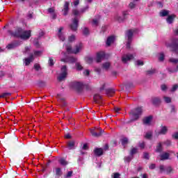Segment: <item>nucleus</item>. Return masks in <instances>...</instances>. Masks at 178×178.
I'll use <instances>...</instances> for the list:
<instances>
[{
	"instance_id": "7c9ffc66",
	"label": "nucleus",
	"mask_w": 178,
	"mask_h": 178,
	"mask_svg": "<svg viewBox=\"0 0 178 178\" xmlns=\"http://www.w3.org/2000/svg\"><path fill=\"white\" fill-rule=\"evenodd\" d=\"M173 20H175V15H170L167 18V22L169 24H172V23H173Z\"/></svg>"
},
{
	"instance_id": "0eeeda50",
	"label": "nucleus",
	"mask_w": 178,
	"mask_h": 178,
	"mask_svg": "<svg viewBox=\"0 0 178 178\" xmlns=\"http://www.w3.org/2000/svg\"><path fill=\"white\" fill-rule=\"evenodd\" d=\"M72 87L77 91H81L84 88V84L81 82H72L71 84Z\"/></svg>"
},
{
	"instance_id": "603ef678",
	"label": "nucleus",
	"mask_w": 178,
	"mask_h": 178,
	"mask_svg": "<svg viewBox=\"0 0 178 178\" xmlns=\"http://www.w3.org/2000/svg\"><path fill=\"white\" fill-rule=\"evenodd\" d=\"M86 60L87 63L91 64L92 63V57H87Z\"/></svg>"
},
{
	"instance_id": "f8f14e48",
	"label": "nucleus",
	"mask_w": 178,
	"mask_h": 178,
	"mask_svg": "<svg viewBox=\"0 0 178 178\" xmlns=\"http://www.w3.org/2000/svg\"><path fill=\"white\" fill-rule=\"evenodd\" d=\"M88 6H87L83 8H81V11H79V10L77 9H74L72 10V15H74V16H79L80 13H84V12H86V10H88Z\"/></svg>"
},
{
	"instance_id": "473e14b6",
	"label": "nucleus",
	"mask_w": 178,
	"mask_h": 178,
	"mask_svg": "<svg viewBox=\"0 0 178 178\" xmlns=\"http://www.w3.org/2000/svg\"><path fill=\"white\" fill-rule=\"evenodd\" d=\"M121 143H122V145H123L124 147L125 145H127V144L129 143V138H122Z\"/></svg>"
},
{
	"instance_id": "bf43d9fd",
	"label": "nucleus",
	"mask_w": 178,
	"mask_h": 178,
	"mask_svg": "<svg viewBox=\"0 0 178 178\" xmlns=\"http://www.w3.org/2000/svg\"><path fill=\"white\" fill-rule=\"evenodd\" d=\"M129 8H130L131 9H134V8H136V4H135V3H134V2H131V3H129Z\"/></svg>"
},
{
	"instance_id": "3c124183",
	"label": "nucleus",
	"mask_w": 178,
	"mask_h": 178,
	"mask_svg": "<svg viewBox=\"0 0 178 178\" xmlns=\"http://www.w3.org/2000/svg\"><path fill=\"white\" fill-rule=\"evenodd\" d=\"M60 105L63 108H64V106H66V105H67L66 102H65V100L63 99H60Z\"/></svg>"
},
{
	"instance_id": "8fccbe9b",
	"label": "nucleus",
	"mask_w": 178,
	"mask_h": 178,
	"mask_svg": "<svg viewBox=\"0 0 178 178\" xmlns=\"http://www.w3.org/2000/svg\"><path fill=\"white\" fill-rule=\"evenodd\" d=\"M159 169H160V173H163V172L166 170V168H165V165H161L159 167Z\"/></svg>"
},
{
	"instance_id": "6e6d98bb",
	"label": "nucleus",
	"mask_w": 178,
	"mask_h": 178,
	"mask_svg": "<svg viewBox=\"0 0 178 178\" xmlns=\"http://www.w3.org/2000/svg\"><path fill=\"white\" fill-rule=\"evenodd\" d=\"M136 65L138 66H143L144 65V62L143 61H141L140 60H138L136 61Z\"/></svg>"
},
{
	"instance_id": "c9c22d12",
	"label": "nucleus",
	"mask_w": 178,
	"mask_h": 178,
	"mask_svg": "<svg viewBox=\"0 0 178 178\" xmlns=\"http://www.w3.org/2000/svg\"><path fill=\"white\" fill-rule=\"evenodd\" d=\"M66 50H67V54H73V51H74V49H73L72 48V46H70V45H68L66 47Z\"/></svg>"
},
{
	"instance_id": "e2e57ef3",
	"label": "nucleus",
	"mask_w": 178,
	"mask_h": 178,
	"mask_svg": "<svg viewBox=\"0 0 178 178\" xmlns=\"http://www.w3.org/2000/svg\"><path fill=\"white\" fill-rule=\"evenodd\" d=\"M113 178H120V174L119 172L113 173Z\"/></svg>"
},
{
	"instance_id": "052dcab7",
	"label": "nucleus",
	"mask_w": 178,
	"mask_h": 178,
	"mask_svg": "<svg viewBox=\"0 0 178 178\" xmlns=\"http://www.w3.org/2000/svg\"><path fill=\"white\" fill-rule=\"evenodd\" d=\"M161 88L162 91H166V90H168V86H166V85L163 84V85H161Z\"/></svg>"
},
{
	"instance_id": "5701e85b",
	"label": "nucleus",
	"mask_w": 178,
	"mask_h": 178,
	"mask_svg": "<svg viewBox=\"0 0 178 178\" xmlns=\"http://www.w3.org/2000/svg\"><path fill=\"white\" fill-rule=\"evenodd\" d=\"M102 99V97L99 95H95L94 97H93V99H94V102L96 103V104H99L101 102V99Z\"/></svg>"
},
{
	"instance_id": "09e8293b",
	"label": "nucleus",
	"mask_w": 178,
	"mask_h": 178,
	"mask_svg": "<svg viewBox=\"0 0 178 178\" xmlns=\"http://www.w3.org/2000/svg\"><path fill=\"white\" fill-rule=\"evenodd\" d=\"M133 159V156H128L124 158L125 162H130Z\"/></svg>"
},
{
	"instance_id": "c756f323",
	"label": "nucleus",
	"mask_w": 178,
	"mask_h": 178,
	"mask_svg": "<svg viewBox=\"0 0 178 178\" xmlns=\"http://www.w3.org/2000/svg\"><path fill=\"white\" fill-rule=\"evenodd\" d=\"M16 47H19L17 43H11L7 45L6 48L7 49H13L14 48H16Z\"/></svg>"
},
{
	"instance_id": "4be33fe9",
	"label": "nucleus",
	"mask_w": 178,
	"mask_h": 178,
	"mask_svg": "<svg viewBox=\"0 0 178 178\" xmlns=\"http://www.w3.org/2000/svg\"><path fill=\"white\" fill-rule=\"evenodd\" d=\"M161 100L159 97H152V103L153 105H159L161 104Z\"/></svg>"
},
{
	"instance_id": "393cba45",
	"label": "nucleus",
	"mask_w": 178,
	"mask_h": 178,
	"mask_svg": "<svg viewBox=\"0 0 178 178\" xmlns=\"http://www.w3.org/2000/svg\"><path fill=\"white\" fill-rule=\"evenodd\" d=\"M151 120H152V116L146 117L143 119V124H149L151 123Z\"/></svg>"
},
{
	"instance_id": "b1692460",
	"label": "nucleus",
	"mask_w": 178,
	"mask_h": 178,
	"mask_svg": "<svg viewBox=\"0 0 178 178\" xmlns=\"http://www.w3.org/2000/svg\"><path fill=\"white\" fill-rule=\"evenodd\" d=\"M106 95H108V97H113V94H115V89L110 88V89H107L106 90Z\"/></svg>"
},
{
	"instance_id": "20e7f679",
	"label": "nucleus",
	"mask_w": 178,
	"mask_h": 178,
	"mask_svg": "<svg viewBox=\"0 0 178 178\" xmlns=\"http://www.w3.org/2000/svg\"><path fill=\"white\" fill-rule=\"evenodd\" d=\"M133 34H134V30L130 29L126 33V37L127 38V48L130 49V44L133 40Z\"/></svg>"
},
{
	"instance_id": "49530a36",
	"label": "nucleus",
	"mask_w": 178,
	"mask_h": 178,
	"mask_svg": "<svg viewBox=\"0 0 178 178\" xmlns=\"http://www.w3.org/2000/svg\"><path fill=\"white\" fill-rule=\"evenodd\" d=\"M74 40H76V36H74V35H72L71 36L69 37L68 38V41L70 42H73V41H74Z\"/></svg>"
},
{
	"instance_id": "0e129e2a",
	"label": "nucleus",
	"mask_w": 178,
	"mask_h": 178,
	"mask_svg": "<svg viewBox=\"0 0 178 178\" xmlns=\"http://www.w3.org/2000/svg\"><path fill=\"white\" fill-rule=\"evenodd\" d=\"M73 175V171H69L66 175L67 178L72 177V175Z\"/></svg>"
},
{
	"instance_id": "1a4fd4ad",
	"label": "nucleus",
	"mask_w": 178,
	"mask_h": 178,
	"mask_svg": "<svg viewBox=\"0 0 178 178\" xmlns=\"http://www.w3.org/2000/svg\"><path fill=\"white\" fill-rule=\"evenodd\" d=\"M77 27H79V19L75 17L72 20V24L70 25V29L72 31H76L77 30Z\"/></svg>"
},
{
	"instance_id": "2eb2a0df",
	"label": "nucleus",
	"mask_w": 178,
	"mask_h": 178,
	"mask_svg": "<svg viewBox=\"0 0 178 178\" xmlns=\"http://www.w3.org/2000/svg\"><path fill=\"white\" fill-rule=\"evenodd\" d=\"M104 57H105V52L100 51L97 53L96 62H97V63H99V62H102V59H104Z\"/></svg>"
},
{
	"instance_id": "de8ad7c7",
	"label": "nucleus",
	"mask_w": 178,
	"mask_h": 178,
	"mask_svg": "<svg viewBox=\"0 0 178 178\" xmlns=\"http://www.w3.org/2000/svg\"><path fill=\"white\" fill-rule=\"evenodd\" d=\"M130 154L131 156H134L135 154H137V148L136 147L132 148Z\"/></svg>"
},
{
	"instance_id": "69168bd1",
	"label": "nucleus",
	"mask_w": 178,
	"mask_h": 178,
	"mask_svg": "<svg viewBox=\"0 0 178 178\" xmlns=\"http://www.w3.org/2000/svg\"><path fill=\"white\" fill-rule=\"evenodd\" d=\"M163 144H165V145H167V147H169V145H170V144H172V142H170V140H168L166 141H165L163 143Z\"/></svg>"
},
{
	"instance_id": "dca6fc26",
	"label": "nucleus",
	"mask_w": 178,
	"mask_h": 178,
	"mask_svg": "<svg viewBox=\"0 0 178 178\" xmlns=\"http://www.w3.org/2000/svg\"><path fill=\"white\" fill-rule=\"evenodd\" d=\"M34 60V55L31 54L29 58H26L24 60V62L25 63V66H29L30 65L31 62H33Z\"/></svg>"
},
{
	"instance_id": "6e6552de",
	"label": "nucleus",
	"mask_w": 178,
	"mask_h": 178,
	"mask_svg": "<svg viewBox=\"0 0 178 178\" xmlns=\"http://www.w3.org/2000/svg\"><path fill=\"white\" fill-rule=\"evenodd\" d=\"M61 62H65V63H76L77 62V58L70 56L66 58L61 59Z\"/></svg>"
},
{
	"instance_id": "79ce46f5",
	"label": "nucleus",
	"mask_w": 178,
	"mask_h": 178,
	"mask_svg": "<svg viewBox=\"0 0 178 178\" xmlns=\"http://www.w3.org/2000/svg\"><path fill=\"white\" fill-rule=\"evenodd\" d=\"M83 34L84 35H88V34H90V31L88 30V28H84L83 29Z\"/></svg>"
},
{
	"instance_id": "f03ea898",
	"label": "nucleus",
	"mask_w": 178,
	"mask_h": 178,
	"mask_svg": "<svg viewBox=\"0 0 178 178\" xmlns=\"http://www.w3.org/2000/svg\"><path fill=\"white\" fill-rule=\"evenodd\" d=\"M165 47L170 48V51H176L178 48V39H172L171 42H165Z\"/></svg>"
},
{
	"instance_id": "a211bd4d",
	"label": "nucleus",
	"mask_w": 178,
	"mask_h": 178,
	"mask_svg": "<svg viewBox=\"0 0 178 178\" xmlns=\"http://www.w3.org/2000/svg\"><path fill=\"white\" fill-rule=\"evenodd\" d=\"M94 153L96 156H101L104 154V149L102 148H95Z\"/></svg>"
},
{
	"instance_id": "aec40b11",
	"label": "nucleus",
	"mask_w": 178,
	"mask_h": 178,
	"mask_svg": "<svg viewBox=\"0 0 178 178\" xmlns=\"http://www.w3.org/2000/svg\"><path fill=\"white\" fill-rule=\"evenodd\" d=\"M114 41H115V36H109L107 38V40L106 42L107 47H111V44H113Z\"/></svg>"
},
{
	"instance_id": "7ed1b4c3",
	"label": "nucleus",
	"mask_w": 178,
	"mask_h": 178,
	"mask_svg": "<svg viewBox=\"0 0 178 178\" xmlns=\"http://www.w3.org/2000/svg\"><path fill=\"white\" fill-rule=\"evenodd\" d=\"M130 113L134 120H138L141 113H143V108L141 107L136 108L132 110Z\"/></svg>"
},
{
	"instance_id": "680f3d73",
	"label": "nucleus",
	"mask_w": 178,
	"mask_h": 178,
	"mask_svg": "<svg viewBox=\"0 0 178 178\" xmlns=\"http://www.w3.org/2000/svg\"><path fill=\"white\" fill-rule=\"evenodd\" d=\"M106 29H108V27L106 26H103L102 27V30H101V31H100V33H104V32H106Z\"/></svg>"
},
{
	"instance_id": "ddd939ff",
	"label": "nucleus",
	"mask_w": 178,
	"mask_h": 178,
	"mask_svg": "<svg viewBox=\"0 0 178 178\" xmlns=\"http://www.w3.org/2000/svg\"><path fill=\"white\" fill-rule=\"evenodd\" d=\"M134 58V56L132 54H125L122 56V60L123 63H127L129 60H131Z\"/></svg>"
},
{
	"instance_id": "cd10ccee",
	"label": "nucleus",
	"mask_w": 178,
	"mask_h": 178,
	"mask_svg": "<svg viewBox=\"0 0 178 178\" xmlns=\"http://www.w3.org/2000/svg\"><path fill=\"white\" fill-rule=\"evenodd\" d=\"M76 145V142L74 140L70 141L67 143V147L69 149H74V145Z\"/></svg>"
},
{
	"instance_id": "4c0bfd02",
	"label": "nucleus",
	"mask_w": 178,
	"mask_h": 178,
	"mask_svg": "<svg viewBox=\"0 0 178 178\" xmlns=\"http://www.w3.org/2000/svg\"><path fill=\"white\" fill-rule=\"evenodd\" d=\"M163 99L166 104H170L172 102V99L169 97L164 96Z\"/></svg>"
},
{
	"instance_id": "f257e3e1",
	"label": "nucleus",
	"mask_w": 178,
	"mask_h": 178,
	"mask_svg": "<svg viewBox=\"0 0 178 178\" xmlns=\"http://www.w3.org/2000/svg\"><path fill=\"white\" fill-rule=\"evenodd\" d=\"M8 33L10 35H13V37L21 38L22 40H29V38L31 37V31H26L22 28H16L14 32L11 30H9L8 31Z\"/></svg>"
},
{
	"instance_id": "e433bc0d",
	"label": "nucleus",
	"mask_w": 178,
	"mask_h": 178,
	"mask_svg": "<svg viewBox=\"0 0 178 178\" xmlns=\"http://www.w3.org/2000/svg\"><path fill=\"white\" fill-rule=\"evenodd\" d=\"M10 95H12L10 92H4L0 95V98H6L7 97H10Z\"/></svg>"
},
{
	"instance_id": "bb28decb",
	"label": "nucleus",
	"mask_w": 178,
	"mask_h": 178,
	"mask_svg": "<svg viewBox=\"0 0 178 178\" xmlns=\"http://www.w3.org/2000/svg\"><path fill=\"white\" fill-rule=\"evenodd\" d=\"M168 133V127L166 126H162L159 134H166Z\"/></svg>"
},
{
	"instance_id": "338daca9",
	"label": "nucleus",
	"mask_w": 178,
	"mask_h": 178,
	"mask_svg": "<svg viewBox=\"0 0 178 178\" xmlns=\"http://www.w3.org/2000/svg\"><path fill=\"white\" fill-rule=\"evenodd\" d=\"M28 52H30V47H26L24 51V54H27Z\"/></svg>"
},
{
	"instance_id": "a19ab883",
	"label": "nucleus",
	"mask_w": 178,
	"mask_h": 178,
	"mask_svg": "<svg viewBox=\"0 0 178 178\" xmlns=\"http://www.w3.org/2000/svg\"><path fill=\"white\" fill-rule=\"evenodd\" d=\"M164 59H165V54H163V53H161L159 56V60L160 62H163Z\"/></svg>"
},
{
	"instance_id": "9d476101",
	"label": "nucleus",
	"mask_w": 178,
	"mask_h": 178,
	"mask_svg": "<svg viewBox=\"0 0 178 178\" xmlns=\"http://www.w3.org/2000/svg\"><path fill=\"white\" fill-rule=\"evenodd\" d=\"M126 16H127V12L124 11L122 13V16L116 15L115 20H117V22H119V23H122V22H124V20L126 19Z\"/></svg>"
},
{
	"instance_id": "13d9d810",
	"label": "nucleus",
	"mask_w": 178,
	"mask_h": 178,
	"mask_svg": "<svg viewBox=\"0 0 178 178\" xmlns=\"http://www.w3.org/2000/svg\"><path fill=\"white\" fill-rule=\"evenodd\" d=\"M99 20L97 19H92V24H94L95 26H98V23H99Z\"/></svg>"
},
{
	"instance_id": "72a5a7b5",
	"label": "nucleus",
	"mask_w": 178,
	"mask_h": 178,
	"mask_svg": "<svg viewBox=\"0 0 178 178\" xmlns=\"http://www.w3.org/2000/svg\"><path fill=\"white\" fill-rule=\"evenodd\" d=\"M58 162L60 163V165H62V166H66V165L68 163L65 159H60Z\"/></svg>"
},
{
	"instance_id": "423d86ee",
	"label": "nucleus",
	"mask_w": 178,
	"mask_h": 178,
	"mask_svg": "<svg viewBox=\"0 0 178 178\" xmlns=\"http://www.w3.org/2000/svg\"><path fill=\"white\" fill-rule=\"evenodd\" d=\"M90 133L93 137H101L104 134V130L101 129V128H96L90 129Z\"/></svg>"
},
{
	"instance_id": "ea45409f",
	"label": "nucleus",
	"mask_w": 178,
	"mask_h": 178,
	"mask_svg": "<svg viewBox=\"0 0 178 178\" xmlns=\"http://www.w3.org/2000/svg\"><path fill=\"white\" fill-rule=\"evenodd\" d=\"M156 70H148L147 71V74H148L149 76H152V74H155Z\"/></svg>"
},
{
	"instance_id": "4d7b16f0",
	"label": "nucleus",
	"mask_w": 178,
	"mask_h": 178,
	"mask_svg": "<svg viewBox=\"0 0 178 178\" xmlns=\"http://www.w3.org/2000/svg\"><path fill=\"white\" fill-rule=\"evenodd\" d=\"M178 88V85L177 84H175L172 86V89H171V91L172 92H175V91H176V90H177Z\"/></svg>"
},
{
	"instance_id": "774afa93",
	"label": "nucleus",
	"mask_w": 178,
	"mask_h": 178,
	"mask_svg": "<svg viewBox=\"0 0 178 178\" xmlns=\"http://www.w3.org/2000/svg\"><path fill=\"white\" fill-rule=\"evenodd\" d=\"M144 159H149V154L148 153H144Z\"/></svg>"
},
{
	"instance_id": "f3484780",
	"label": "nucleus",
	"mask_w": 178,
	"mask_h": 178,
	"mask_svg": "<svg viewBox=\"0 0 178 178\" xmlns=\"http://www.w3.org/2000/svg\"><path fill=\"white\" fill-rule=\"evenodd\" d=\"M81 49H83V44L79 43L75 46V49L73 51V54H79V52H80V51H81Z\"/></svg>"
},
{
	"instance_id": "a18cd8bd",
	"label": "nucleus",
	"mask_w": 178,
	"mask_h": 178,
	"mask_svg": "<svg viewBox=\"0 0 178 178\" xmlns=\"http://www.w3.org/2000/svg\"><path fill=\"white\" fill-rule=\"evenodd\" d=\"M42 55V51H34V56H41Z\"/></svg>"
},
{
	"instance_id": "9b49d317",
	"label": "nucleus",
	"mask_w": 178,
	"mask_h": 178,
	"mask_svg": "<svg viewBox=\"0 0 178 178\" xmlns=\"http://www.w3.org/2000/svg\"><path fill=\"white\" fill-rule=\"evenodd\" d=\"M47 14L49 15L51 19H56V13L55 12V8H49L47 9Z\"/></svg>"
},
{
	"instance_id": "37998d69",
	"label": "nucleus",
	"mask_w": 178,
	"mask_h": 178,
	"mask_svg": "<svg viewBox=\"0 0 178 178\" xmlns=\"http://www.w3.org/2000/svg\"><path fill=\"white\" fill-rule=\"evenodd\" d=\"M145 137L146 138H147L148 140H149L151 138V137H152V131H149V132L146 133V135Z\"/></svg>"
},
{
	"instance_id": "5fc2aeb1",
	"label": "nucleus",
	"mask_w": 178,
	"mask_h": 178,
	"mask_svg": "<svg viewBox=\"0 0 178 178\" xmlns=\"http://www.w3.org/2000/svg\"><path fill=\"white\" fill-rule=\"evenodd\" d=\"M34 69L36 70L37 72H38V70H40V69H41V66H40L39 64H35L34 65Z\"/></svg>"
},
{
	"instance_id": "412c9836",
	"label": "nucleus",
	"mask_w": 178,
	"mask_h": 178,
	"mask_svg": "<svg viewBox=\"0 0 178 178\" xmlns=\"http://www.w3.org/2000/svg\"><path fill=\"white\" fill-rule=\"evenodd\" d=\"M169 156H170V154H169V153L163 152L160 155V160L166 161V159H169Z\"/></svg>"
},
{
	"instance_id": "58836bf2",
	"label": "nucleus",
	"mask_w": 178,
	"mask_h": 178,
	"mask_svg": "<svg viewBox=\"0 0 178 178\" xmlns=\"http://www.w3.org/2000/svg\"><path fill=\"white\" fill-rule=\"evenodd\" d=\"M56 176H62V170L59 168H56Z\"/></svg>"
},
{
	"instance_id": "864d4df0",
	"label": "nucleus",
	"mask_w": 178,
	"mask_h": 178,
	"mask_svg": "<svg viewBox=\"0 0 178 178\" xmlns=\"http://www.w3.org/2000/svg\"><path fill=\"white\" fill-rule=\"evenodd\" d=\"M54 63H55L54 62V59H52V58H49V65L54 66Z\"/></svg>"
},
{
	"instance_id": "39448f33",
	"label": "nucleus",
	"mask_w": 178,
	"mask_h": 178,
	"mask_svg": "<svg viewBox=\"0 0 178 178\" xmlns=\"http://www.w3.org/2000/svg\"><path fill=\"white\" fill-rule=\"evenodd\" d=\"M67 76V67L66 65H64L61 67V73L58 77V81H63Z\"/></svg>"
},
{
	"instance_id": "a878e982",
	"label": "nucleus",
	"mask_w": 178,
	"mask_h": 178,
	"mask_svg": "<svg viewBox=\"0 0 178 178\" xmlns=\"http://www.w3.org/2000/svg\"><path fill=\"white\" fill-rule=\"evenodd\" d=\"M75 69L76 70H78V71L83 70V65H81V63L76 61L75 63Z\"/></svg>"
},
{
	"instance_id": "c03bdc74",
	"label": "nucleus",
	"mask_w": 178,
	"mask_h": 178,
	"mask_svg": "<svg viewBox=\"0 0 178 178\" xmlns=\"http://www.w3.org/2000/svg\"><path fill=\"white\" fill-rule=\"evenodd\" d=\"M165 170L167 172V173L169 175L170 173H172V172L173 171V168H172V167L168 166L167 168H165Z\"/></svg>"
},
{
	"instance_id": "2f4dec72",
	"label": "nucleus",
	"mask_w": 178,
	"mask_h": 178,
	"mask_svg": "<svg viewBox=\"0 0 178 178\" xmlns=\"http://www.w3.org/2000/svg\"><path fill=\"white\" fill-rule=\"evenodd\" d=\"M159 14L161 17H165V16H168V15H169V10H163L160 12Z\"/></svg>"
},
{
	"instance_id": "6ab92c4d",
	"label": "nucleus",
	"mask_w": 178,
	"mask_h": 178,
	"mask_svg": "<svg viewBox=\"0 0 178 178\" xmlns=\"http://www.w3.org/2000/svg\"><path fill=\"white\" fill-rule=\"evenodd\" d=\"M63 30V27H60L58 32V37L60 40V41L65 40V35H63V33H62Z\"/></svg>"
},
{
	"instance_id": "f704fd0d",
	"label": "nucleus",
	"mask_w": 178,
	"mask_h": 178,
	"mask_svg": "<svg viewBox=\"0 0 178 178\" xmlns=\"http://www.w3.org/2000/svg\"><path fill=\"white\" fill-rule=\"evenodd\" d=\"M156 152H162V143H159L156 148Z\"/></svg>"
},
{
	"instance_id": "c85d7f7f",
	"label": "nucleus",
	"mask_w": 178,
	"mask_h": 178,
	"mask_svg": "<svg viewBox=\"0 0 178 178\" xmlns=\"http://www.w3.org/2000/svg\"><path fill=\"white\" fill-rule=\"evenodd\" d=\"M109 67H111V63L106 62L102 64V68L104 70H109Z\"/></svg>"
},
{
	"instance_id": "4468645a",
	"label": "nucleus",
	"mask_w": 178,
	"mask_h": 178,
	"mask_svg": "<svg viewBox=\"0 0 178 178\" xmlns=\"http://www.w3.org/2000/svg\"><path fill=\"white\" fill-rule=\"evenodd\" d=\"M69 1H65L64 4L63 9L62 10V12L63 13L64 16H67V13H69Z\"/></svg>"
}]
</instances>
